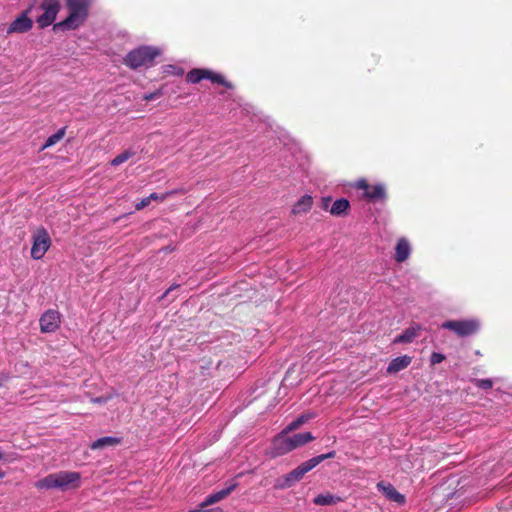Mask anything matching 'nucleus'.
Returning <instances> with one entry per match:
<instances>
[{
  "instance_id": "1",
  "label": "nucleus",
  "mask_w": 512,
  "mask_h": 512,
  "mask_svg": "<svg viewBox=\"0 0 512 512\" xmlns=\"http://www.w3.org/2000/svg\"><path fill=\"white\" fill-rule=\"evenodd\" d=\"M89 0H66V6L69 10L68 16L53 25V30L69 31L80 27L88 16Z\"/></svg>"
},
{
  "instance_id": "2",
  "label": "nucleus",
  "mask_w": 512,
  "mask_h": 512,
  "mask_svg": "<svg viewBox=\"0 0 512 512\" xmlns=\"http://www.w3.org/2000/svg\"><path fill=\"white\" fill-rule=\"evenodd\" d=\"M80 473L71 471H59L51 473L35 482L37 489H60L67 490L69 487H78Z\"/></svg>"
},
{
  "instance_id": "3",
  "label": "nucleus",
  "mask_w": 512,
  "mask_h": 512,
  "mask_svg": "<svg viewBox=\"0 0 512 512\" xmlns=\"http://www.w3.org/2000/svg\"><path fill=\"white\" fill-rule=\"evenodd\" d=\"M160 54V51L152 46H139L131 50L124 58V64L131 68L137 69L143 66L149 67L153 65L154 59Z\"/></svg>"
},
{
  "instance_id": "4",
  "label": "nucleus",
  "mask_w": 512,
  "mask_h": 512,
  "mask_svg": "<svg viewBox=\"0 0 512 512\" xmlns=\"http://www.w3.org/2000/svg\"><path fill=\"white\" fill-rule=\"evenodd\" d=\"M51 246V237L44 227L38 228L32 235L31 257L40 260Z\"/></svg>"
},
{
  "instance_id": "5",
  "label": "nucleus",
  "mask_w": 512,
  "mask_h": 512,
  "mask_svg": "<svg viewBox=\"0 0 512 512\" xmlns=\"http://www.w3.org/2000/svg\"><path fill=\"white\" fill-rule=\"evenodd\" d=\"M441 327L453 331L459 337H467L475 334L480 324L475 319L448 320L443 322Z\"/></svg>"
},
{
  "instance_id": "6",
  "label": "nucleus",
  "mask_w": 512,
  "mask_h": 512,
  "mask_svg": "<svg viewBox=\"0 0 512 512\" xmlns=\"http://www.w3.org/2000/svg\"><path fill=\"white\" fill-rule=\"evenodd\" d=\"M353 187L363 190V197L369 202L384 201L387 197L386 187L382 183L370 185L366 179H358Z\"/></svg>"
},
{
  "instance_id": "7",
  "label": "nucleus",
  "mask_w": 512,
  "mask_h": 512,
  "mask_svg": "<svg viewBox=\"0 0 512 512\" xmlns=\"http://www.w3.org/2000/svg\"><path fill=\"white\" fill-rule=\"evenodd\" d=\"M288 434L289 433L282 430L273 437L271 446L267 451V455L270 458H277L293 451Z\"/></svg>"
},
{
  "instance_id": "8",
  "label": "nucleus",
  "mask_w": 512,
  "mask_h": 512,
  "mask_svg": "<svg viewBox=\"0 0 512 512\" xmlns=\"http://www.w3.org/2000/svg\"><path fill=\"white\" fill-rule=\"evenodd\" d=\"M40 8L43 13L37 18V23L40 28H46L55 21L60 11V3L58 0H43Z\"/></svg>"
},
{
  "instance_id": "9",
  "label": "nucleus",
  "mask_w": 512,
  "mask_h": 512,
  "mask_svg": "<svg viewBox=\"0 0 512 512\" xmlns=\"http://www.w3.org/2000/svg\"><path fill=\"white\" fill-rule=\"evenodd\" d=\"M314 469L311 460H307L301 463L298 467L287 473L283 478V483L279 485L281 488L291 487L295 483L299 482L303 476Z\"/></svg>"
},
{
  "instance_id": "10",
  "label": "nucleus",
  "mask_w": 512,
  "mask_h": 512,
  "mask_svg": "<svg viewBox=\"0 0 512 512\" xmlns=\"http://www.w3.org/2000/svg\"><path fill=\"white\" fill-rule=\"evenodd\" d=\"M39 324L42 333L55 332L60 327L61 315L58 311L49 309L42 314Z\"/></svg>"
},
{
  "instance_id": "11",
  "label": "nucleus",
  "mask_w": 512,
  "mask_h": 512,
  "mask_svg": "<svg viewBox=\"0 0 512 512\" xmlns=\"http://www.w3.org/2000/svg\"><path fill=\"white\" fill-rule=\"evenodd\" d=\"M31 7L23 11L14 21H12L8 28L7 34L13 33H26L33 27V20L28 17Z\"/></svg>"
},
{
  "instance_id": "12",
  "label": "nucleus",
  "mask_w": 512,
  "mask_h": 512,
  "mask_svg": "<svg viewBox=\"0 0 512 512\" xmlns=\"http://www.w3.org/2000/svg\"><path fill=\"white\" fill-rule=\"evenodd\" d=\"M376 488L385 496L387 500L391 502H395L399 505H403L406 502L405 496L399 493L390 482L379 481L376 485Z\"/></svg>"
},
{
  "instance_id": "13",
  "label": "nucleus",
  "mask_w": 512,
  "mask_h": 512,
  "mask_svg": "<svg viewBox=\"0 0 512 512\" xmlns=\"http://www.w3.org/2000/svg\"><path fill=\"white\" fill-rule=\"evenodd\" d=\"M237 486V483H231L227 487L211 493L204 501L200 504L199 508L208 509L207 506L217 503L227 497Z\"/></svg>"
},
{
  "instance_id": "14",
  "label": "nucleus",
  "mask_w": 512,
  "mask_h": 512,
  "mask_svg": "<svg viewBox=\"0 0 512 512\" xmlns=\"http://www.w3.org/2000/svg\"><path fill=\"white\" fill-rule=\"evenodd\" d=\"M412 362V357L409 355H402L390 361L386 368L388 374H396L407 368Z\"/></svg>"
},
{
  "instance_id": "15",
  "label": "nucleus",
  "mask_w": 512,
  "mask_h": 512,
  "mask_svg": "<svg viewBox=\"0 0 512 512\" xmlns=\"http://www.w3.org/2000/svg\"><path fill=\"white\" fill-rule=\"evenodd\" d=\"M421 330V325L413 324L407 329H405L401 334L397 335L394 339V343L397 344H407L414 341V339L418 336L419 331Z\"/></svg>"
},
{
  "instance_id": "16",
  "label": "nucleus",
  "mask_w": 512,
  "mask_h": 512,
  "mask_svg": "<svg viewBox=\"0 0 512 512\" xmlns=\"http://www.w3.org/2000/svg\"><path fill=\"white\" fill-rule=\"evenodd\" d=\"M411 253V245L406 238H400L395 246V260L402 263L408 259Z\"/></svg>"
},
{
  "instance_id": "17",
  "label": "nucleus",
  "mask_w": 512,
  "mask_h": 512,
  "mask_svg": "<svg viewBox=\"0 0 512 512\" xmlns=\"http://www.w3.org/2000/svg\"><path fill=\"white\" fill-rule=\"evenodd\" d=\"M121 443V438L115 436H104L96 439L90 444L92 450L115 447Z\"/></svg>"
},
{
  "instance_id": "18",
  "label": "nucleus",
  "mask_w": 512,
  "mask_h": 512,
  "mask_svg": "<svg viewBox=\"0 0 512 512\" xmlns=\"http://www.w3.org/2000/svg\"><path fill=\"white\" fill-rule=\"evenodd\" d=\"M313 204V198L310 195H303L293 206L292 213L294 215L307 213Z\"/></svg>"
},
{
  "instance_id": "19",
  "label": "nucleus",
  "mask_w": 512,
  "mask_h": 512,
  "mask_svg": "<svg viewBox=\"0 0 512 512\" xmlns=\"http://www.w3.org/2000/svg\"><path fill=\"white\" fill-rule=\"evenodd\" d=\"M289 438L293 450L314 440V436L312 435L311 432L297 433L292 436H289Z\"/></svg>"
},
{
  "instance_id": "20",
  "label": "nucleus",
  "mask_w": 512,
  "mask_h": 512,
  "mask_svg": "<svg viewBox=\"0 0 512 512\" xmlns=\"http://www.w3.org/2000/svg\"><path fill=\"white\" fill-rule=\"evenodd\" d=\"M350 207V203L346 198H340L334 201L329 212L333 216L345 215Z\"/></svg>"
},
{
  "instance_id": "21",
  "label": "nucleus",
  "mask_w": 512,
  "mask_h": 512,
  "mask_svg": "<svg viewBox=\"0 0 512 512\" xmlns=\"http://www.w3.org/2000/svg\"><path fill=\"white\" fill-rule=\"evenodd\" d=\"M203 75L205 76L204 79L210 80L213 83L221 84L228 89L232 88V84L228 82L221 74L215 73L208 69H203Z\"/></svg>"
},
{
  "instance_id": "22",
  "label": "nucleus",
  "mask_w": 512,
  "mask_h": 512,
  "mask_svg": "<svg viewBox=\"0 0 512 512\" xmlns=\"http://www.w3.org/2000/svg\"><path fill=\"white\" fill-rule=\"evenodd\" d=\"M340 501V498L332 494H319L314 498V503L320 506L334 505Z\"/></svg>"
},
{
  "instance_id": "23",
  "label": "nucleus",
  "mask_w": 512,
  "mask_h": 512,
  "mask_svg": "<svg viewBox=\"0 0 512 512\" xmlns=\"http://www.w3.org/2000/svg\"><path fill=\"white\" fill-rule=\"evenodd\" d=\"M65 132H66V127H62L57 132H55L54 134L50 135L46 139L42 149H46V148H49V147L54 146L55 144H57L65 136Z\"/></svg>"
},
{
  "instance_id": "24",
  "label": "nucleus",
  "mask_w": 512,
  "mask_h": 512,
  "mask_svg": "<svg viewBox=\"0 0 512 512\" xmlns=\"http://www.w3.org/2000/svg\"><path fill=\"white\" fill-rule=\"evenodd\" d=\"M135 151L132 149H127L123 151L122 153L118 154L115 158L112 159L111 165L112 166H119L129 160L132 156L135 155Z\"/></svg>"
},
{
  "instance_id": "25",
  "label": "nucleus",
  "mask_w": 512,
  "mask_h": 512,
  "mask_svg": "<svg viewBox=\"0 0 512 512\" xmlns=\"http://www.w3.org/2000/svg\"><path fill=\"white\" fill-rule=\"evenodd\" d=\"M203 69H192L186 75V80L189 83L196 84L204 79Z\"/></svg>"
},
{
  "instance_id": "26",
  "label": "nucleus",
  "mask_w": 512,
  "mask_h": 512,
  "mask_svg": "<svg viewBox=\"0 0 512 512\" xmlns=\"http://www.w3.org/2000/svg\"><path fill=\"white\" fill-rule=\"evenodd\" d=\"M336 455V452L334 450L329 451L325 454H320L315 457L310 458L311 462L313 463L314 468L318 466L321 462H323L326 459L334 458Z\"/></svg>"
},
{
  "instance_id": "27",
  "label": "nucleus",
  "mask_w": 512,
  "mask_h": 512,
  "mask_svg": "<svg viewBox=\"0 0 512 512\" xmlns=\"http://www.w3.org/2000/svg\"><path fill=\"white\" fill-rule=\"evenodd\" d=\"M472 382L477 388L482 390H489L493 387V382L490 378L473 379Z\"/></svg>"
},
{
  "instance_id": "28",
  "label": "nucleus",
  "mask_w": 512,
  "mask_h": 512,
  "mask_svg": "<svg viewBox=\"0 0 512 512\" xmlns=\"http://www.w3.org/2000/svg\"><path fill=\"white\" fill-rule=\"evenodd\" d=\"M164 72L171 73V74H174L176 76H181L184 73L182 68L176 67L174 65H166L164 67Z\"/></svg>"
},
{
  "instance_id": "29",
  "label": "nucleus",
  "mask_w": 512,
  "mask_h": 512,
  "mask_svg": "<svg viewBox=\"0 0 512 512\" xmlns=\"http://www.w3.org/2000/svg\"><path fill=\"white\" fill-rule=\"evenodd\" d=\"M445 360V355L439 352H433L430 355V363L432 365L439 364Z\"/></svg>"
},
{
  "instance_id": "30",
  "label": "nucleus",
  "mask_w": 512,
  "mask_h": 512,
  "mask_svg": "<svg viewBox=\"0 0 512 512\" xmlns=\"http://www.w3.org/2000/svg\"><path fill=\"white\" fill-rule=\"evenodd\" d=\"M301 426L298 418L290 422L283 430L287 433H291L292 431L298 429Z\"/></svg>"
},
{
  "instance_id": "31",
  "label": "nucleus",
  "mask_w": 512,
  "mask_h": 512,
  "mask_svg": "<svg viewBox=\"0 0 512 512\" xmlns=\"http://www.w3.org/2000/svg\"><path fill=\"white\" fill-rule=\"evenodd\" d=\"M315 417V414L314 413H306V414H302L300 416H298V420L299 422L301 423V425L305 424L306 422H308L309 420L313 419Z\"/></svg>"
},
{
  "instance_id": "32",
  "label": "nucleus",
  "mask_w": 512,
  "mask_h": 512,
  "mask_svg": "<svg viewBox=\"0 0 512 512\" xmlns=\"http://www.w3.org/2000/svg\"><path fill=\"white\" fill-rule=\"evenodd\" d=\"M149 204H150V198L145 197L140 202L136 203L135 208H136V210H142Z\"/></svg>"
},
{
  "instance_id": "33",
  "label": "nucleus",
  "mask_w": 512,
  "mask_h": 512,
  "mask_svg": "<svg viewBox=\"0 0 512 512\" xmlns=\"http://www.w3.org/2000/svg\"><path fill=\"white\" fill-rule=\"evenodd\" d=\"M167 193L166 194H162V195H159L158 193H151L149 196H147L148 198H150V201L151 200H160V201H164L167 197Z\"/></svg>"
},
{
  "instance_id": "34",
  "label": "nucleus",
  "mask_w": 512,
  "mask_h": 512,
  "mask_svg": "<svg viewBox=\"0 0 512 512\" xmlns=\"http://www.w3.org/2000/svg\"><path fill=\"white\" fill-rule=\"evenodd\" d=\"M189 512H223V511L219 507H215V508H211V509H203V508L198 507L196 509L190 510Z\"/></svg>"
},
{
  "instance_id": "35",
  "label": "nucleus",
  "mask_w": 512,
  "mask_h": 512,
  "mask_svg": "<svg viewBox=\"0 0 512 512\" xmlns=\"http://www.w3.org/2000/svg\"><path fill=\"white\" fill-rule=\"evenodd\" d=\"M330 202H331V197H323L322 198V208L324 210H327L328 207H329Z\"/></svg>"
},
{
  "instance_id": "36",
  "label": "nucleus",
  "mask_w": 512,
  "mask_h": 512,
  "mask_svg": "<svg viewBox=\"0 0 512 512\" xmlns=\"http://www.w3.org/2000/svg\"><path fill=\"white\" fill-rule=\"evenodd\" d=\"M179 287V284H173L171 285L165 292L164 294L161 296V299H163L164 297H166L171 291H173L174 289L178 288Z\"/></svg>"
},
{
  "instance_id": "37",
  "label": "nucleus",
  "mask_w": 512,
  "mask_h": 512,
  "mask_svg": "<svg viewBox=\"0 0 512 512\" xmlns=\"http://www.w3.org/2000/svg\"><path fill=\"white\" fill-rule=\"evenodd\" d=\"M9 380V375L6 373H0V387Z\"/></svg>"
},
{
  "instance_id": "38",
  "label": "nucleus",
  "mask_w": 512,
  "mask_h": 512,
  "mask_svg": "<svg viewBox=\"0 0 512 512\" xmlns=\"http://www.w3.org/2000/svg\"><path fill=\"white\" fill-rule=\"evenodd\" d=\"M92 402H93V403L102 404V403H105V402H106V398H104V397H96V398H92Z\"/></svg>"
},
{
  "instance_id": "39",
  "label": "nucleus",
  "mask_w": 512,
  "mask_h": 512,
  "mask_svg": "<svg viewBox=\"0 0 512 512\" xmlns=\"http://www.w3.org/2000/svg\"><path fill=\"white\" fill-rule=\"evenodd\" d=\"M4 459V453L3 451L0 449V461H2Z\"/></svg>"
},
{
  "instance_id": "40",
  "label": "nucleus",
  "mask_w": 512,
  "mask_h": 512,
  "mask_svg": "<svg viewBox=\"0 0 512 512\" xmlns=\"http://www.w3.org/2000/svg\"><path fill=\"white\" fill-rule=\"evenodd\" d=\"M5 477V473L3 471H0V479H3Z\"/></svg>"
},
{
  "instance_id": "41",
  "label": "nucleus",
  "mask_w": 512,
  "mask_h": 512,
  "mask_svg": "<svg viewBox=\"0 0 512 512\" xmlns=\"http://www.w3.org/2000/svg\"><path fill=\"white\" fill-rule=\"evenodd\" d=\"M152 98H153L152 95L146 97V99H152Z\"/></svg>"
}]
</instances>
